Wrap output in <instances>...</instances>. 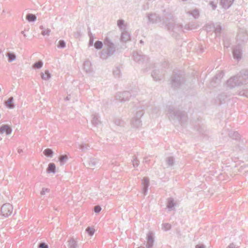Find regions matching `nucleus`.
I'll return each mask as SVG.
<instances>
[{
    "label": "nucleus",
    "instance_id": "obj_1",
    "mask_svg": "<svg viewBox=\"0 0 248 248\" xmlns=\"http://www.w3.org/2000/svg\"><path fill=\"white\" fill-rule=\"evenodd\" d=\"M248 84V69L242 70L227 81L228 87L232 88L235 86L246 85Z\"/></svg>",
    "mask_w": 248,
    "mask_h": 248
},
{
    "label": "nucleus",
    "instance_id": "obj_2",
    "mask_svg": "<svg viewBox=\"0 0 248 248\" xmlns=\"http://www.w3.org/2000/svg\"><path fill=\"white\" fill-rule=\"evenodd\" d=\"M163 25L169 31L178 33L182 31L183 29L189 30V28L186 26H183L178 23H176L174 18L170 16V17H165L163 19Z\"/></svg>",
    "mask_w": 248,
    "mask_h": 248
},
{
    "label": "nucleus",
    "instance_id": "obj_3",
    "mask_svg": "<svg viewBox=\"0 0 248 248\" xmlns=\"http://www.w3.org/2000/svg\"><path fill=\"white\" fill-rule=\"evenodd\" d=\"M104 47L102 50L100 57L103 59L113 55L116 51V46L109 38H107L104 41Z\"/></svg>",
    "mask_w": 248,
    "mask_h": 248
},
{
    "label": "nucleus",
    "instance_id": "obj_4",
    "mask_svg": "<svg viewBox=\"0 0 248 248\" xmlns=\"http://www.w3.org/2000/svg\"><path fill=\"white\" fill-rule=\"evenodd\" d=\"M138 90L136 88L131 90L130 92L129 91H125L123 93H116V99L121 102H124L128 100L130 97L135 96L137 94Z\"/></svg>",
    "mask_w": 248,
    "mask_h": 248
},
{
    "label": "nucleus",
    "instance_id": "obj_5",
    "mask_svg": "<svg viewBox=\"0 0 248 248\" xmlns=\"http://www.w3.org/2000/svg\"><path fill=\"white\" fill-rule=\"evenodd\" d=\"M167 114L170 120H177L179 122L186 117L185 112L175 109L171 107L169 108Z\"/></svg>",
    "mask_w": 248,
    "mask_h": 248
},
{
    "label": "nucleus",
    "instance_id": "obj_6",
    "mask_svg": "<svg viewBox=\"0 0 248 248\" xmlns=\"http://www.w3.org/2000/svg\"><path fill=\"white\" fill-rule=\"evenodd\" d=\"M248 40V34L247 31L244 29L239 30L237 36V43L242 45L247 42Z\"/></svg>",
    "mask_w": 248,
    "mask_h": 248
},
{
    "label": "nucleus",
    "instance_id": "obj_7",
    "mask_svg": "<svg viewBox=\"0 0 248 248\" xmlns=\"http://www.w3.org/2000/svg\"><path fill=\"white\" fill-rule=\"evenodd\" d=\"M184 82L183 78L181 75L174 73L171 80V86L174 88L180 87Z\"/></svg>",
    "mask_w": 248,
    "mask_h": 248
},
{
    "label": "nucleus",
    "instance_id": "obj_8",
    "mask_svg": "<svg viewBox=\"0 0 248 248\" xmlns=\"http://www.w3.org/2000/svg\"><path fill=\"white\" fill-rule=\"evenodd\" d=\"M133 57L134 60L140 64H144L148 61V57L141 54V52H133Z\"/></svg>",
    "mask_w": 248,
    "mask_h": 248
},
{
    "label": "nucleus",
    "instance_id": "obj_9",
    "mask_svg": "<svg viewBox=\"0 0 248 248\" xmlns=\"http://www.w3.org/2000/svg\"><path fill=\"white\" fill-rule=\"evenodd\" d=\"M232 55L233 58L239 61L242 58V47L241 45L237 44L232 47Z\"/></svg>",
    "mask_w": 248,
    "mask_h": 248
},
{
    "label": "nucleus",
    "instance_id": "obj_10",
    "mask_svg": "<svg viewBox=\"0 0 248 248\" xmlns=\"http://www.w3.org/2000/svg\"><path fill=\"white\" fill-rule=\"evenodd\" d=\"M13 206L10 203L4 204L1 207V213L5 217L10 215L13 211Z\"/></svg>",
    "mask_w": 248,
    "mask_h": 248
},
{
    "label": "nucleus",
    "instance_id": "obj_11",
    "mask_svg": "<svg viewBox=\"0 0 248 248\" xmlns=\"http://www.w3.org/2000/svg\"><path fill=\"white\" fill-rule=\"evenodd\" d=\"M165 17H166V16H164L162 19L161 17L157 14L155 13H151L148 14L147 15V18H148V22L155 24L156 23L158 22L162 21L163 22V19Z\"/></svg>",
    "mask_w": 248,
    "mask_h": 248
},
{
    "label": "nucleus",
    "instance_id": "obj_12",
    "mask_svg": "<svg viewBox=\"0 0 248 248\" xmlns=\"http://www.w3.org/2000/svg\"><path fill=\"white\" fill-rule=\"evenodd\" d=\"M223 76V73L222 71L218 72L216 75L213 78L211 84L213 87L220 83L221 79Z\"/></svg>",
    "mask_w": 248,
    "mask_h": 248
},
{
    "label": "nucleus",
    "instance_id": "obj_13",
    "mask_svg": "<svg viewBox=\"0 0 248 248\" xmlns=\"http://www.w3.org/2000/svg\"><path fill=\"white\" fill-rule=\"evenodd\" d=\"M162 76V71L159 70L155 69L152 73V77L155 81H159L161 80Z\"/></svg>",
    "mask_w": 248,
    "mask_h": 248
},
{
    "label": "nucleus",
    "instance_id": "obj_14",
    "mask_svg": "<svg viewBox=\"0 0 248 248\" xmlns=\"http://www.w3.org/2000/svg\"><path fill=\"white\" fill-rule=\"evenodd\" d=\"M240 87V90L238 92V94L240 96H243L247 97H248V89L247 87H248V84L246 85H241V86H235V87Z\"/></svg>",
    "mask_w": 248,
    "mask_h": 248
},
{
    "label": "nucleus",
    "instance_id": "obj_15",
    "mask_svg": "<svg viewBox=\"0 0 248 248\" xmlns=\"http://www.w3.org/2000/svg\"><path fill=\"white\" fill-rule=\"evenodd\" d=\"M91 122L93 125L97 127H99L101 125V122L98 114H93L92 115Z\"/></svg>",
    "mask_w": 248,
    "mask_h": 248
},
{
    "label": "nucleus",
    "instance_id": "obj_16",
    "mask_svg": "<svg viewBox=\"0 0 248 248\" xmlns=\"http://www.w3.org/2000/svg\"><path fill=\"white\" fill-rule=\"evenodd\" d=\"M11 127L6 124H3L0 127V134H2L4 132L7 135H10L12 133Z\"/></svg>",
    "mask_w": 248,
    "mask_h": 248
},
{
    "label": "nucleus",
    "instance_id": "obj_17",
    "mask_svg": "<svg viewBox=\"0 0 248 248\" xmlns=\"http://www.w3.org/2000/svg\"><path fill=\"white\" fill-rule=\"evenodd\" d=\"M142 185L143 186L142 193L144 195L147 194L148 188L149 185V180L147 178L144 177L142 180Z\"/></svg>",
    "mask_w": 248,
    "mask_h": 248
},
{
    "label": "nucleus",
    "instance_id": "obj_18",
    "mask_svg": "<svg viewBox=\"0 0 248 248\" xmlns=\"http://www.w3.org/2000/svg\"><path fill=\"white\" fill-rule=\"evenodd\" d=\"M83 69L88 74H91L93 72L92 64L89 60H86L83 63Z\"/></svg>",
    "mask_w": 248,
    "mask_h": 248
},
{
    "label": "nucleus",
    "instance_id": "obj_19",
    "mask_svg": "<svg viewBox=\"0 0 248 248\" xmlns=\"http://www.w3.org/2000/svg\"><path fill=\"white\" fill-rule=\"evenodd\" d=\"M147 243H146V248H151L153 247L154 245V238L153 234L152 232H149L147 235Z\"/></svg>",
    "mask_w": 248,
    "mask_h": 248
},
{
    "label": "nucleus",
    "instance_id": "obj_20",
    "mask_svg": "<svg viewBox=\"0 0 248 248\" xmlns=\"http://www.w3.org/2000/svg\"><path fill=\"white\" fill-rule=\"evenodd\" d=\"M97 163V162L96 159L91 158L90 159V160H88L86 162V164L85 165L87 166V167L88 168L94 169Z\"/></svg>",
    "mask_w": 248,
    "mask_h": 248
},
{
    "label": "nucleus",
    "instance_id": "obj_21",
    "mask_svg": "<svg viewBox=\"0 0 248 248\" xmlns=\"http://www.w3.org/2000/svg\"><path fill=\"white\" fill-rule=\"evenodd\" d=\"M130 38V35L129 32L125 31V30L122 31L121 36L120 40L122 42H126L129 40Z\"/></svg>",
    "mask_w": 248,
    "mask_h": 248
},
{
    "label": "nucleus",
    "instance_id": "obj_22",
    "mask_svg": "<svg viewBox=\"0 0 248 248\" xmlns=\"http://www.w3.org/2000/svg\"><path fill=\"white\" fill-rule=\"evenodd\" d=\"M234 0H220V5L225 9L229 8L233 2Z\"/></svg>",
    "mask_w": 248,
    "mask_h": 248
},
{
    "label": "nucleus",
    "instance_id": "obj_23",
    "mask_svg": "<svg viewBox=\"0 0 248 248\" xmlns=\"http://www.w3.org/2000/svg\"><path fill=\"white\" fill-rule=\"evenodd\" d=\"M131 124L134 127H140L141 125V121L140 120V119L138 117H134L131 122Z\"/></svg>",
    "mask_w": 248,
    "mask_h": 248
},
{
    "label": "nucleus",
    "instance_id": "obj_24",
    "mask_svg": "<svg viewBox=\"0 0 248 248\" xmlns=\"http://www.w3.org/2000/svg\"><path fill=\"white\" fill-rule=\"evenodd\" d=\"M68 248H77L78 247V241L74 238H71L68 241Z\"/></svg>",
    "mask_w": 248,
    "mask_h": 248
},
{
    "label": "nucleus",
    "instance_id": "obj_25",
    "mask_svg": "<svg viewBox=\"0 0 248 248\" xmlns=\"http://www.w3.org/2000/svg\"><path fill=\"white\" fill-rule=\"evenodd\" d=\"M176 206V203L173 199L169 198L168 201L167 207L169 209V211L173 210L174 209V207Z\"/></svg>",
    "mask_w": 248,
    "mask_h": 248
},
{
    "label": "nucleus",
    "instance_id": "obj_26",
    "mask_svg": "<svg viewBox=\"0 0 248 248\" xmlns=\"http://www.w3.org/2000/svg\"><path fill=\"white\" fill-rule=\"evenodd\" d=\"M13 101L14 98L11 96L8 99L7 101L5 103V105L9 108H14L15 107V105L14 104Z\"/></svg>",
    "mask_w": 248,
    "mask_h": 248
},
{
    "label": "nucleus",
    "instance_id": "obj_27",
    "mask_svg": "<svg viewBox=\"0 0 248 248\" xmlns=\"http://www.w3.org/2000/svg\"><path fill=\"white\" fill-rule=\"evenodd\" d=\"M56 166L55 164L53 163H50L49 164L48 167L46 170V171L48 173H55Z\"/></svg>",
    "mask_w": 248,
    "mask_h": 248
},
{
    "label": "nucleus",
    "instance_id": "obj_28",
    "mask_svg": "<svg viewBox=\"0 0 248 248\" xmlns=\"http://www.w3.org/2000/svg\"><path fill=\"white\" fill-rule=\"evenodd\" d=\"M6 56L8 57V60L9 62H13L16 59V55L15 53L8 52L6 54Z\"/></svg>",
    "mask_w": 248,
    "mask_h": 248
},
{
    "label": "nucleus",
    "instance_id": "obj_29",
    "mask_svg": "<svg viewBox=\"0 0 248 248\" xmlns=\"http://www.w3.org/2000/svg\"><path fill=\"white\" fill-rule=\"evenodd\" d=\"M117 26L122 31L125 30V25L123 19H119L117 21Z\"/></svg>",
    "mask_w": 248,
    "mask_h": 248
},
{
    "label": "nucleus",
    "instance_id": "obj_30",
    "mask_svg": "<svg viewBox=\"0 0 248 248\" xmlns=\"http://www.w3.org/2000/svg\"><path fill=\"white\" fill-rule=\"evenodd\" d=\"M68 157L66 155H61L59 157V161L61 166L64 165L67 161Z\"/></svg>",
    "mask_w": 248,
    "mask_h": 248
},
{
    "label": "nucleus",
    "instance_id": "obj_31",
    "mask_svg": "<svg viewBox=\"0 0 248 248\" xmlns=\"http://www.w3.org/2000/svg\"><path fill=\"white\" fill-rule=\"evenodd\" d=\"M167 167H171L174 165V158L172 156H170L166 160Z\"/></svg>",
    "mask_w": 248,
    "mask_h": 248
},
{
    "label": "nucleus",
    "instance_id": "obj_32",
    "mask_svg": "<svg viewBox=\"0 0 248 248\" xmlns=\"http://www.w3.org/2000/svg\"><path fill=\"white\" fill-rule=\"evenodd\" d=\"M41 76L43 79L46 80L50 78L51 75L48 70H46L45 73H41Z\"/></svg>",
    "mask_w": 248,
    "mask_h": 248
},
{
    "label": "nucleus",
    "instance_id": "obj_33",
    "mask_svg": "<svg viewBox=\"0 0 248 248\" xmlns=\"http://www.w3.org/2000/svg\"><path fill=\"white\" fill-rule=\"evenodd\" d=\"M26 19L29 22H34L36 20V16L33 14H28L26 16Z\"/></svg>",
    "mask_w": 248,
    "mask_h": 248
},
{
    "label": "nucleus",
    "instance_id": "obj_34",
    "mask_svg": "<svg viewBox=\"0 0 248 248\" xmlns=\"http://www.w3.org/2000/svg\"><path fill=\"white\" fill-rule=\"evenodd\" d=\"M188 14L191 15L194 18H198L199 16V11L198 9H194L193 11H189Z\"/></svg>",
    "mask_w": 248,
    "mask_h": 248
},
{
    "label": "nucleus",
    "instance_id": "obj_35",
    "mask_svg": "<svg viewBox=\"0 0 248 248\" xmlns=\"http://www.w3.org/2000/svg\"><path fill=\"white\" fill-rule=\"evenodd\" d=\"M57 46L58 48H64L66 46V43L63 40H60L58 42Z\"/></svg>",
    "mask_w": 248,
    "mask_h": 248
},
{
    "label": "nucleus",
    "instance_id": "obj_36",
    "mask_svg": "<svg viewBox=\"0 0 248 248\" xmlns=\"http://www.w3.org/2000/svg\"><path fill=\"white\" fill-rule=\"evenodd\" d=\"M43 65V62L42 61L40 60L37 61V62H35L33 65L32 67L34 69H40L41 68Z\"/></svg>",
    "mask_w": 248,
    "mask_h": 248
},
{
    "label": "nucleus",
    "instance_id": "obj_37",
    "mask_svg": "<svg viewBox=\"0 0 248 248\" xmlns=\"http://www.w3.org/2000/svg\"><path fill=\"white\" fill-rule=\"evenodd\" d=\"M44 154L47 157H52L53 151L51 149L47 148L44 151Z\"/></svg>",
    "mask_w": 248,
    "mask_h": 248
},
{
    "label": "nucleus",
    "instance_id": "obj_38",
    "mask_svg": "<svg viewBox=\"0 0 248 248\" xmlns=\"http://www.w3.org/2000/svg\"><path fill=\"white\" fill-rule=\"evenodd\" d=\"M79 148L82 151H86L90 148V146L88 144H86L84 143H81L78 144Z\"/></svg>",
    "mask_w": 248,
    "mask_h": 248
},
{
    "label": "nucleus",
    "instance_id": "obj_39",
    "mask_svg": "<svg viewBox=\"0 0 248 248\" xmlns=\"http://www.w3.org/2000/svg\"><path fill=\"white\" fill-rule=\"evenodd\" d=\"M103 44L100 41H97L94 44V47L97 49H100L103 47Z\"/></svg>",
    "mask_w": 248,
    "mask_h": 248
},
{
    "label": "nucleus",
    "instance_id": "obj_40",
    "mask_svg": "<svg viewBox=\"0 0 248 248\" xmlns=\"http://www.w3.org/2000/svg\"><path fill=\"white\" fill-rule=\"evenodd\" d=\"M144 114L143 110L141 108H137L136 111V115L135 117H138L140 119V117L143 116Z\"/></svg>",
    "mask_w": 248,
    "mask_h": 248
},
{
    "label": "nucleus",
    "instance_id": "obj_41",
    "mask_svg": "<svg viewBox=\"0 0 248 248\" xmlns=\"http://www.w3.org/2000/svg\"><path fill=\"white\" fill-rule=\"evenodd\" d=\"M86 232L89 235L92 236L93 235L95 230L91 227H88L86 229Z\"/></svg>",
    "mask_w": 248,
    "mask_h": 248
},
{
    "label": "nucleus",
    "instance_id": "obj_42",
    "mask_svg": "<svg viewBox=\"0 0 248 248\" xmlns=\"http://www.w3.org/2000/svg\"><path fill=\"white\" fill-rule=\"evenodd\" d=\"M171 228V225L169 223H165L162 224V229L165 231H167Z\"/></svg>",
    "mask_w": 248,
    "mask_h": 248
},
{
    "label": "nucleus",
    "instance_id": "obj_43",
    "mask_svg": "<svg viewBox=\"0 0 248 248\" xmlns=\"http://www.w3.org/2000/svg\"><path fill=\"white\" fill-rule=\"evenodd\" d=\"M222 30L221 26L220 25H217L216 27H214L215 32L216 34H219L220 33Z\"/></svg>",
    "mask_w": 248,
    "mask_h": 248
},
{
    "label": "nucleus",
    "instance_id": "obj_44",
    "mask_svg": "<svg viewBox=\"0 0 248 248\" xmlns=\"http://www.w3.org/2000/svg\"><path fill=\"white\" fill-rule=\"evenodd\" d=\"M89 37H90V39H89V46H92L93 45V36L92 34V33L91 32V31H89Z\"/></svg>",
    "mask_w": 248,
    "mask_h": 248
},
{
    "label": "nucleus",
    "instance_id": "obj_45",
    "mask_svg": "<svg viewBox=\"0 0 248 248\" xmlns=\"http://www.w3.org/2000/svg\"><path fill=\"white\" fill-rule=\"evenodd\" d=\"M229 135L230 137H232L236 140L238 139L239 138V135L237 132H234L232 135V133H229Z\"/></svg>",
    "mask_w": 248,
    "mask_h": 248
},
{
    "label": "nucleus",
    "instance_id": "obj_46",
    "mask_svg": "<svg viewBox=\"0 0 248 248\" xmlns=\"http://www.w3.org/2000/svg\"><path fill=\"white\" fill-rule=\"evenodd\" d=\"M120 70L118 67L115 68L113 71V75L116 77H119L120 74Z\"/></svg>",
    "mask_w": 248,
    "mask_h": 248
},
{
    "label": "nucleus",
    "instance_id": "obj_47",
    "mask_svg": "<svg viewBox=\"0 0 248 248\" xmlns=\"http://www.w3.org/2000/svg\"><path fill=\"white\" fill-rule=\"evenodd\" d=\"M50 31H50V30L49 29H45L44 30H43L42 31L41 33L44 36L46 35H49V33L50 32Z\"/></svg>",
    "mask_w": 248,
    "mask_h": 248
},
{
    "label": "nucleus",
    "instance_id": "obj_48",
    "mask_svg": "<svg viewBox=\"0 0 248 248\" xmlns=\"http://www.w3.org/2000/svg\"><path fill=\"white\" fill-rule=\"evenodd\" d=\"M38 248H48V246L45 243L41 242L38 244Z\"/></svg>",
    "mask_w": 248,
    "mask_h": 248
},
{
    "label": "nucleus",
    "instance_id": "obj_49",
    "mask_svg": "<svg viewBox=\"0 0 248 248\" xmlns=\"http://www.w3.org/2000/svg\"><path fill=\"white\" fill-rule=\"evenodd\" d=\"M209 5H210L213 10H214L217 8V3L214 2L213 1H210L209 2Z\"/></svg>",
    "mask_w": 248,
    "mask_h": 248
},
{
    "label": "nucleus",
    "instance_id": "obj_50",
    "mask_svg": "<svg viewBox=\"0 0 248 248\" xmlns=\"http://www.w3.org/2000/svg\"><path fill=\"white\" fill-rule=\"evenodd\" d=\"M123 121L119 119H116L115 120V124L117 125L122 126L123 125Z\"/></svg>",
    "mask_w": 248,
    "mask_h": 248
},
{
    "label": "nucleus",
    "instance_id": "obj_51",
    "mask_svg": "<svg viewBox=\"0 0 248 248\" xmlns=\"http://www.w3.org/2000/svg\"><path fill=\"white\" fill-rule=\"evenodd\" d=\"M101 210V208L100 206L97 205L94 207V211L96 213H99Z\"/></svg>",
    "mask_w": 248,
    "mask_h": 248
},
{
    "label": "nucleus",
    "instance_id": "obj_52",
    "mask_svg": "<svg viewBox=\"0 0 248 248\" xmlns=\"http://www.w3.org/2000/svg\"><path fill=\"white\" fill-rule=\"evenodd\" d=\"M132 161L134 167H137L139 165V161L136 158H134Z\"/></svg>",
    "mask_w": 248,
    "mask_h": 248
},
{
    "label": "nucleus",
    "instance_id": "obj_53",
    "mask_svg": "<svg viewBox=\"0 0 248 248\" xmlns=\"http://www.w3.org/2000/svg\"><path fill=\"white\" fill-rule=\"evenodd\" d=\"M159 111V109L157 108H155L151 112V114L152 115V116H154V113L157 114Z\"/></svg>",
    "mask_w": 248,
    "mask_h": 248
},
{
    "label": "nucleus",
    "instance_id": "obj_54",
    "mask_svg": "<svg viewBox=\"0 0 248 248\" xmlns=\"http://www.w3.org/2000/svg\"><path fill=\"white\" fill-rule=\"evenodd\" d=\"M48 191L49 189L48 188H43L40 193L42 195H44L45 194L46 192H48Z\"/></svg>",
    "mask_w": 248,
    "mask_h": 248
},
{
    "label": "nucleus",
    "instance_id": "obj_55",
    "mask_svg": "<svg viewBox=\"0 0 248 248\" xmlns=\"http://www.w3.org/2000/svg\"><path fill=\"white\" fill-rule=\"evenodd\" d=\"M226 248H237L233 243L230 244Z\"/></svg>",
    "mask_w": 248,
    "mask_h": 248
},
{
    "label": "nucleus",
    "instance_id": "obj_56",
    "mask_svg": "<svg viewBox=\"0 0 248 248\" xmlns=\"http://www.w3.org/2000/svg\"><path fill=\"white\" fill-rule=\"evenodd\" d=\"M195 248H205V246L203 244H198L196 246Z\"/></svg>",
    "mask_w": 248,
    "mask_h": 248
},
{
    "label": "nucleus",
    "instance_id": "obj_57",
    "mask_svg": "<svg viewBox=\"0 0 248 248\" xmlns=\"http://www.w3.org/2000/svg\"><path fill=\"white\" fill-rule=\"evenodd\" d=\"M70 96L71 95H68L65 98L66 100H69L70 99Z\"/></svg>",
    "mask_w": 248,
    "mask_h": 248
},
{
    "label": "nucleus",
    "instance_id": "obj_58",
    "mask_svg": "<svg viewBox=\"0 0 248 248\" xmlns=\"http://www.w3.org/2000/svg\"><path fill=\"white\" fill-rule=\"evenodd\" d=\"M40 29L42 30V31L46 29L43 26H40Z\"/></svg>",
    "mask_w": 248,
    "mask_h": 248
},
{
    "label": "nucleus",
    "instance_id": "obj_59",
    "mask_svg": "<svg viewBox=\"0 0 248 248\" xmlns=\"http://www.w3.org/2000/svg\"><path fill=\"white\" fill-rule=\"evenodd\" d=\"M21 152H22V149H18V153L20 154V153H21Z\"/></svg>",
    "mask_w": 248,
    "mask_h": 248
},
{
    "label": "nucleus",
    "instance_id": "obj_60",
    "mask_svg": "<svg viewBox=\"0 0 248 248\" xmlns=\"http://www.w3.org/2000/svg\"><path fill=\"white\" fill-rule=\"evenodd\" d=\"M21 33L23 34L25 37L26 36V34H25V33H24V31H21Z\"/></svg>",
    "mask_w": 248,
    "mask_h": 248
},
{
    "label": "nucleus",
    "instance_id": "obj_61",
    "mask_svg": "<svg viewBox=\"0 0 248 248\" xmlns=\"http://www.w3.org/2000/svg\"><path fill=\"white\" fill-rule=\"evenodd\" d=\"M140 44H143V41L142 40H140Z\"/></svg>",
    "mask_w": 248,
    "mask_h": 248
},
{
    "label": "nucleus",
    "instance_id": "obj_62",
    "mask_svg": "<svg viewBox=\"0 0 248 248\" xmlns=\"http://www.w3.org/2000/svg\"><path fill=\"white\" fill-rule=\"evenodd\" d=\"M144 161L145 162H147L148 161V160L146 159V158H145L144 159Z\"/></svg>",
    "mask_w": 248,
    "mask_h": 248
}]
</instances>
